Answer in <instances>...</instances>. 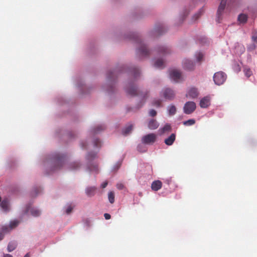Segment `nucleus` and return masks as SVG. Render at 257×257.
Listing matches in <instances>:
<instances>
[{
    "instance_id": "obj_46",
    "label": "nucleus",
    "mask_w": 257,
    "mask_h": 257,
    "mask_svg": "<svg viewBox=\"0 0 257 257\" xmlns=\"http://www.w3.org/2000/svg\"><path fill=\"white\" fill-rule=\"evenodd\" d=\"M9 230V228L6 226H5V227H3L2 228V230L3 232H7V231H8Z\"/></svg>"
},
{
    "instance_id": "obj_9",
    "label": "nucleus",
    "mask_w": 257,
    "mask_h": 257,
    "mask_svg": "<svg viewBox=\"0 0 257 257\" xmlns=\"http://www.w3.org/2000/svg\"><path fill=\"white\" fill-rule=\"evenodd\" d=\"M183 65L184 69L188 70H192L194 68V63L188 59H185L183 62Z\"/></svg>"
},
{
    "instance_id": "obj_8",
    "label": "nucleus",
    "mask_w": 257,
    "mask_h": 257,
    "mask_svg": "<svg viewBox=\"0 0 257 257\" xmlns=\"http://www.w3.org/2000/svg\"><path fill=\"white\" fill-rule=\"evenodd\" d=\"M55 163L57 164V168L60 169L64 163V157L59 154H57L54 156Z\"/></svg>"
},
{
    "instance_id": "obj_48",
    "label": "nucleus",
    "mask_w": 257,
    "mask_h": 257,
    "mask_svg": "<svg viewBox=\"0 0 257 257\" xmlns=\"http://www.w3.org/2000/svg\"><path fill=\"white\" fill-rule=\"evenodd\" d=\"M252 39L253 40V41H254V42L257 43V36H252Z\"/></svg>"
},
{
    "instance_id": "obj_52",
    "label": "nucleus",
    "mask_w": 257,
    "mask_h": 257,
    "mask_svg": "<svg viewBox=\"0 0 257 257\" xmlns=\"http://www.w3.org/2000/svg\"><path fill=\"white\" fill-rule=\"evenodd\" d=\"M24 257H30L29 254V253H27V254L24 256Z\"/></svg>"
},
{
    "instance_id": "obj_40",
    "label": "nucleus",
    "mask_w": 257,
    "mask_h": 257,
    "mask_svg": "<svg viewBox=\"0 0 257 257\" xmlns=\"http://www.w3.org/2000/svg\"><path fill=\"white\" fill-rule=\"evenodd\" d=\"M150 115L151 116H155L157 114V112L154 109H151L149 112Z\"/></svg>"
},
{
    "instance_id": "obj_7",
    "label": "nucleus",
    "mask_w": 257,
    "mask_h": 257,
    "mask_svg": "<svg viewBox=\"0 0 257 257\" xmlns=\"http://www.w3.org/2000/svg\"><path fill=\"white\" fill-rule=\"evenodd\" d=\"M198 95L199 92L198 89L194 87H192L189 88L186 93V96L191 98H197L198 96Z\"/></svg>"
},
{
    "instance_id": "obj_6",
    "label": "nucleus",
    "mask_w": 257,
    "mask_h": 257,
    "mask_svg": "<svg viewBox=\"0 0 257 257\" xmlns=\"http://www.w3.org/2000/svg\"><path fill=\"white\" fill-rule=\"evenodd\" d=\"M139 43L140 45L137 49V54L142 56H148L149 55V51L141 41Z\"/></svg>"
},
{
    "instance_id": "obj_36",
    "label": "nucleus",
    "mask_w": 257,
    "mask_h": 257,
    "mask_svg": "<svg viewBox=\"0 0 257 257\" xmlns=\"http://www.w3.org/2000/svg\"><path fill=\"white\" fill-rule=\"evenodd\" d=\"M19 223V221L17 220H15L11 222L10 224V229H12L17 226L18 225Z\"/></svg>"
},
{
    "instance_id": "obj_21",
    "label": "nucleus",
    "mask_w": 257,
    "mask_h": 257,
    "mask_svg": "<svg viewBox=\"0 0 257 257\" xmlns=\"http://www.w3.org/2000/svg\"><path fill=\"white\" fill-rule=\"evenodd\" d=\"M0 205L4 210L7 211L8 210L9 202L7 200H3L1 202Z\"/></svg>"
},
{
    "instance_id": "obj_35",
    "label": "nucleus",
    "mask_w": 257,
    "mask_h": 257,
    "mask_svg": "<svg viewBox=\"0 0 257 257\" xmlns=\"http://www.w3.org/2000/svg\"><path fill=\"white\" fill-rule=\"evenodd\" d=\"M203 58V55L202 53H198L196 54V59L198 62H201Z\"/></svg>"
},
{
    "instance_id": "obj_42",
    "label": "nucleus",
    "mask_w": 257,
    "mask_h": 257,
    "mask_svg": "<svg viewBox=\"0 0 257 257\" xmlns=\"http://www.w3.org/2000/svg\"><path fill=\"white\" fill-rule=\"evenodd\" d=\"M104 216L105 219L108 220L109 219L111 218V216L108 213H105L104 214Z\"/></svg>"
},
{
    "instance_id": "obj_1",
    "label": "nucleus",
    "mask_w": 257,
    "mask_h": 257,
    "mask_svg": "<svg viewBox=\"0 0 257 257\" xmlns=\"http://www.w3.org/2000/svg\"><path fill=\"white\" fill-rule=\"evenodd\" d=\"M175 95L174 91L170 88H165L161 92V96L166 100H172L175 98Z\"/></svg>"
},
{
    "instance_id": "obj_12",
    "label": "nucleus",
    "mask_w": 257,
    "mask_h": 257,
    "mask_svg": "<svg viewBox=\"0 0 257 257\" xmlns=\"http://www.w3.org/2000/svg\"><path fill=\"white\" fill-rule=\"evenodd\" d=\"M126 91L127 94L131 96H136L139 94L137 89L134 86L131 84L126 89Z\"/></svg>"
},
{
    "instance_id": "obj_13",
    "label": "nucleus",
    "mask_w": 257,
    "mask_h": 257,
    "mask_svg": "<svg viewBox=\"0 0 257 257\" xmlns=\"http://www.w3.org/2000/svg\"><path fill=\"white\" fill-rule=\"evenodd\" d=\"M162 187V183L160 180H156L152 182L151 188L153 191H157L160 190Z\"/></svg>"
},
{
    "instance_id": "obj_10",
    "label": "nucleus",
    "mask_w": 257,
    "mask_h": 257,
    "mask_svg": "<svg viewBox=\"0 0 257 257\" xmlns=\"http://www.w3.org/2000/svg\"><path fill=\"white\" fill-rule=\"evenodd\" d=\"M226 6V0H221L220 4L219 5V6L218 7V10H217V17H218V21L220 19V16L221 15L222 13L223 12ZM219 23V21H218Z\"/></svg>"
},
{
    "instance_id": "obj_38",
    "label": "nucleus",
    "mask_w": 257,
    "mask_h": 257,
    "mask_svg": "<svg viewBox=\"0 0 257 257\" xmlns=\"http://www.w3.org/2000/svg\"><path fill=\"white\" fill-rule=\"evenodd\" d=\"M138 150L141 152H146V148L142 145H139L138 146Z\"/></svg>"
},
{
    "instance_id": "obj_37",
    "label": "nucleus",
    "mask_w": 257,
    "mask_h": 257,
    "mask_svg": "<svg viewBox=\"0 0 257 257\" xmlns=\"http://www.w3.org/2000/svg\"><path fill=\"white\" fill-rule=\"evenodd\" d=\"M94 146L95 147H100L101 146V142L98 139H95L94 140Z\"/></svg>"
},
{
    "instance_id": "obj_19",
    "label": "nucleus",
    "mask_w": 257,
    "mask_h": 257,
    "mask_svg": "<svg viewBox=\"0 0 257 257\" xmlns=\"http://www.w3.org/2000/svg\"><path fill=\"white\" fill-rule=\"evenodd\" d=\"M28 211H30L31 214L35 217L39 216L41 214V211L38 209L36 208H28Z\"/></svg>"
},
{
    "instance_id": "obj_18",
    "label": "nucleus",
    "mask_w": 257,
    "mask_h": 257,
    "mask_svg": "<svg viewBox=\"0 0 257 257\" xmlns=\"http://www.w3.org/2000/svg\"><path fill=\"white\" fill-rule=\"evenodd\" d=\"M96 188L95 187H89L86 188V193L88 196L91 197L94 195Z\"/></svg>"
},
{
    "instance_id": "obj_50",
    "label": "nucleus",
    "mask_w": 257,
    "mask_h": 257,
    "mask_svg": "<svg viewBox=\"0 0 257 257\" xmlns=\"http://www.w3.org/2000/svg\"><path fill=\"white\" fill-rule=\"evenodd\" d=\"M4 257H13V256L10 254H5Z\"/></svg>"
},
{
    "instance_id": "obj_17",
    "label": "nucleus",
    "mask_w": 257,
    "mask_h": 257,
    "mask_svg": "<svg viewBox=\"0 0 257 257\" xmlns=\"http://www.w3.org/2000/svg\"><path fill=\"white\" fill-rule=\"evenodd\" d=\"M158 53L160 54H167L171 52V50L166 46H161L158 48Z\"/></svg>"
},
{
    "instance_id": "obj_45",
    "label": "nucleus",
    "mask_w": 257,
    "mask_h": 257,
    "mask_svg": "<svg viewBox=\"0 0 257 257\" xmlns=\"http://www.w3.org/2000/svg\"><path fill=\"white\" fill-rule=\"evenodd\" d=\"M107 184H108V182H107V181H105V182H103V183L101 184V187L102 188H105V187L107 186Z\"/></svg>"
},
{
    "instance_id": "obj_27",
    "label": "nucleus",
    "mask_w": 257,
    "mask_h": 257,
    "mask_svg": "<svg viewBox=\"0 0 257 257\" xmlns=\"http://www.w3.org/2000/svg\"><path fill=\"white\" fill-rule=\"evenodd\" d=\"M108 198L110 203L112 204L114 202V193L113 191H110L108 194Z\"/></svg>"
},
{
    "instance_id": "obj_43",
    "label": "nucleus",
    "mask_w": 257,
    "mask_h": 257,
    "mask_svg": "<svg viewBox=\"0 0 257 257\" xmlns=\"http://www.w3.org/2000/svg\"><path fill=\"white\" fill-rule=\"evenodd\" d=\"M86 146V143L85 142H82L81 143V147L82 149H85Z\"/></svg>"
},
{
    "instance_id": "obj_31",
    "label": "nucleus",
    "mask_w": 257,
    "mask_h": 257,
    "mask_svg": "<svg viewBox=\"0 0 257 257\" xmlns=\"http://www.w3.org/2000/svg\"><path fill=\"white\" fill-rule=\"evenodd\" d=\"M244 73L247 77H249L252 74V71L250 68L245 67L243 69Z\"/></svg>"
},
{
    "instance_id": "obj_22",
    "label": "nucleus",
    "mask_w": 257,
    "mask_h": 257,
    "mask_svg": "<svg viewBox=\"0 0 257 257\" xmlns=\"http://www.w3.org/2000/svg\"><path fill=\"white\" fill-rule=\"evenodd\" d=\"M17 247V243L15 242H9L8 245V250L9 252H11L14 250Z\"/></svg>"
},
{
    "instance_id": "obj_3",
    "label": "nucleus",
    "mask_w": 257,
    "mask_h": 257,
    "mask_svg": "<svg viewBox=\"0 0 257 257\" xmlns=\"http://www.w3.org/2000/svg\"><path fill=\"white\" fill-rule=\"evenodd\" d=\"M156 135L151 133L144 136L142 139V141L144 144L152 145L156 142Z\"/></svg>"
},
{
    "instance_id": "obj_33",
    "label": "nucleus",
    "mask_w": 257,
    "mask_h": 257,
    "mask_svg": "<svg viewBox=\"0 0 257 257\" xmlns=\"http://www.w3.org/2000/svg\"><path fill=\"white\" fill-rule=\"evenodd\" d=\"M104 128H105V127L104 125H98L96 127V128H95L93 130V132L94 133H98L100 131H102V130H104Z\"/></svg>"
},
{
    "instance_id": "obj_23",
    "label": "nucleus",
    "mask_w": 257,
    "mask_h": 257,
    "mask_svg": "<svg viewBox=\"0 0 257 257\" xmlns=\"http://www.w3.org/2000/svg\"><path fill=\"white\" fill-rule=\"evenodd\" d=\"M247 16L245 14H240L238 16V20L239 22L245 23L247 21Z\"/></svg>"
},
{
    "instance_id": "obj_32",
    "label": "nucleus",
    "mask_w": 257,
    "mask_h": 257,
    "mask_svg": "<svg viewBox=\"0 0 257 257\" xmlns=\"http://www.w3.org/2000/svg\"><path fill=\"white\" fill-rule=\"evenodd\" d=\"M131 72L135 78H137L138 75L140 74L139 70L137 68H133L131 70Z\"/></svg>"
},
{
    "instance_id": "obj_4",
    "label": "nucleus",
    "mask_w": 257,
    "mask_h": 257,
    "mask_svg": "<svg viewBox=\"0 0 257 257\" xmlns=\"http://www.w3.org/2000/svg\"><path fill=\"white\" fill-rule=\"evenodd\" d=\"M170 78L176 82H178L183 80L181 73L175 69L172 70L170 71Z\"/></svg>"
},
{
    "instance_id": "obj_15",
    "label": "nucleus",
    "mask_w": 257,
    "mask_h": 257,
    "mask_svg": "<svg viewBox=\"0 0 257 257\" xmlns=\"http://www.w3.org/2000/svg\"><path fill=\"white\" fill-rule=\"evenodd\" d=\"M156 68L159 69H163L165 67V62L162 59H158L156 60L154 64Z\"/></svg>"
},
{
    "instance_id": "obj_26",
    "label": "nucleus",
    "mask_w": 257,
    "mask_h": 257,
    "mask_svg": "<svg viewBox=\"0 0 257 257\" xmlns=\"http://www.w3.org/2000/svg\"><path fill=\"white\" fill-rule=\"evenodd\" d=\"M80 166V163L78 162H74L70 164L69 167L70 170H76Z\"/></svg>"
},
{
    "instance_id": "obj_54",
    "label": "nucleus",
    "mask_w": 257,
    "mask_h": 257,
    "mask_svg": "<svg viewBox=\"0 0 257 257\" xmlns=\"http://www.w3.org/2000/svg\"><path fill=\"white\" fill-rule=\"evenodd\" d=\"M120 166V164H118V166H117V169L119 167V166Z\"/></svg>"
},
{
    "instance_id": "obj_28",
    "label": "nucleus",
    "mask_w": 257,
    "mask_h": 257,
    "mask_svg": "<svg viewBox=\"0 0 257 257\" xmlns=\"http://www.w3.org/2000/svg\"><path fill=\"white\" fill-rule=\"evenodd\" d=\"M195 123V120L194 119H190L188 120L184 121L183 122V124L185 126H190L194 124Z\"/></svg>"
},
{
    "instance_id": "obj_14",
    "label": "nucleus",
    "mask_w": 257,
    "mask_h": 257,
    "mask_svg": "<svg viewBox=\"0 0 257 257\" xmlns=\"http://www.w3.org/2000/svg\"><path fill=\"white\" fill-rule=\"evenodd\" d=\"M176 139V135L175 134H172L168 138L165 140V143L168 146L172 145Z\"/></svg>"
},
{
    "instance_id": "obj_16",
    "label": "nucleus",
    "mask_w": 257,
    "mask_h": 257,
    "mask_svg": "<svg viewBox=\"0 0 257 257\" xmlns=\"http://www.w3.org/2000/svg\"><path fill=\"white\" fill-rule=\"evenodd\" d=\"M159 126V123L155 119H151L148 123V127L150 130H155Z\"/></svg>"
},
{
    "instance_id": "obj_34",
    "label": "nucleus",
    "mask_w": 257,
    "mask_h": 257,
    "mask_svg": "<svg viewBox=\"0 0 257 257\" xmlns=\"http://www.w3.org/2000/svg\"><path fill=\"white\" fill-rule=\"evenodd\" d=\"M162 100L161 99H156L153 101V105L157 107H160L161 105Z\"/></svg>"
},
{
    "instance_id": "obj_39",
    "label": "nucleus",
    "mask_w": 257,
    "mask_h": 257,
    "mask_svg": "<svg viewBox=\"0 0 257 257\" xmlns=\"http://www.w3.org/2000/svg\"><path fill=\"white\" fill-rule=\"evenodd\" d=\"M72 209H73V207L71 206V205H69L67 207L66 210V213L67 214H70L72 211Z\"/></svg>"
},
{
    "instance_id": "obj_53",
    "label": "nucleus",
    "mask_w": 257,
    "mask_h": 257,
    "mask_svg": "<svg viewBox=\"0 0 257 257\" xmlns=\"http://www.w3.org/2000/svg\"><path fill=\"white\" fill-rule=\"evenodd\" d=\"M200 15H201L200 14H196V15H197V18H196V19L198 18L199 17V16H200Z\"/></svg>"
},
{
    "instance_id": "obj_41",
    "label": "nucleus",
    "mask_w": 257,
    "mask_h": 257,
    "mask_svg": "<svg viewBox=\"0 0 257 257\" xmlns=\"http://www.w3.org/2000/svg\"><path fill=\"white\" fill-rule=\"evenodd\" d=\"M116 187L117 189L121 190L124 187L122 183H118L116 185Z\"/></svg>"
},
{
    "instance_id": "obj_29",
    "label": "nucleus",
    "mask_w": 257,
    "mask_h": 257,
    "mask_svg": "<svg viewBox=\"0 0 257 257\" xmlns=\"http://www.w3.org/2000/svg\"><path fill=\"white\" fill-rule=\"evenodd\" d=\"M96 157V154L95 153H90L86 156V159L89 162Z\"/></svg>"
},
{
    "instance_id": "obj_24",
    "label": "nucleus",
    "mask_w": 257,
    "mask_h": 257,
    "mask_svg": "<svg viewBox=\"0 0 257 257\" xmlns=\"http://www.w3.org/2000/svg\"><path fill=\"white\" fill-rule=\"evenodd\" d=\"M133 126L131 124L124 128L122 131V134L124 135H127L129 134L133 130Z\"/></svg>"
},
{
    "instance_id": "obj_51",
    "label": "nucleus",
    "mask_w": 257,
    "mask_h": 257,
    "mask_svg": "<svg viewBox=\"0 0 257 257\" xmlns=\"http://www.w3.org/2000/svg\"><path fill=\"white\" fill-rule=\"evenodd\" d=\"M3 238H4V234L0 232V240L3 239Z\"/></svg>"
},
{
    "instance_id": "obj_49",
    "label": "nucleus",
    "mask_w": 257,
    "mask_h": 257,
    "mask_svg": "<svg viewBox=\"0 0 257 257\" xmlns=\"http://www.w3.org/2000/svg\"><path fill=\"white\" fill-rule=\"evenodd\" d=\"M112 72H109V73L108 74V76L107 77H108V79H110L111 78V77H112V76H111L112 75Z\"/></svg>"
},
{
    "instance_id": "obj_47",
    "label": "nucleus",
    "mask_w": 257,
    "mask_h": 257,
    "mask_svg": "<svg viewBox=\"0 0 257 257\" xmlns=\"http://www.w3.org/2000/svg\"><path fill=\"white\" fill-rule=\"evenodd\" d=\"M207 42V39L205 38H202L201 39V43L202 44L205 43Z\"/></svg>"
},
{
    "instance_id": "obj_2",
    "label": "nucleus",
    "mask_w": 257,
    "mask_h": 257,
    "mask_svg": "<svg viewBox=\"0 0 257 257\" xmlns=\"http://www.w3.org/2000/svg\"><path fill=\"white\" fill-rule=\"evenodd\" d=\"M226 78V75L222 71H219L215 73L213 76L214 83L218 85L222 84L225 81Z\"/></svg>"
},
{
    "instance_id": "obj_44",
    "label": "nucleus",
    "mask_w": 257,
    "mask_h": 257,
    "mask_svg": "<svg viewBox=\"0 0 257 257\" xmlns=\"http://www.w3.org/2000/svg\"><path fill=\"white\" fill-rule=\"evenodd\" d=\"M255 48V45L254 44H252L251 46L248 47V49L250 51L254 50Z\"/></svg>"
},
{
    "instance_id": "obj_30",
    "label": "nucleus",
    "mask_w": 257,
    "mask_h": 257,
    "mask_svg": "<svg viewBox=\"0 0 257 257\" xmlns=\"http://www.w3.org/2000/svg\"><path fill=\"white\" fill-rule=\"evenodd\" d=\"M88 170L90 172H95L96 173L98 172V166L96 164L93 165L92 166H89Z\"/></svg>"
},
{
    "instance_id": "obj_5",
    "label": "nucleus",
    "mask_w": 257,
    "mask_h": 257,
    "mask_svg": "<svg viewBox=\"0 0 257 257\" xmlns=\"http://www.w3.org/2000/svg\"><path fill=\"white\" fill-rule=\"evenodd\" d=\"M196 108V104L193 101L187 102L184 106V112L186 114L192 113Z\"/></svg>"
},
{
    "instance_id": "obj_11",
    "label": "nucleus",
    "mask_w": 257,
    "mask_h": 257,
    "mask_svg": "<svg viewBox=\"0 0 257 257\" xmlns=\"http://www.w3.org/2000/svg\"><path fill=\"white\" fill-rule=\"evenodd\" d=\"M210 104V99L209 96H205L201 99L200 106L201 108H206Z\"/></svg>"
},
{
    "instance_id": "obj_25",
    "label": "nucleus",
    "mask_w": 257,
    "mask_h": 257,
    "mask_svg": "<svg viewBox=\"0 0 257 257\" xmlns=\"http://www.w3.org/2000/svg\"><path fill=\"white\" fill-rule=\"evenodd\" d=\"M168 111L170 115H174L176 112V108L175 105H171L168 106Z\"/></svg>"
},
{
    "instance_id": "obj_20",
    "label": "nucleus",
    "mask_w": 257,
    "mask_h": 257,
    "mask_svg": "<svg viewBox=\"0 0 257 257\" xmlns=\"http://www.w3.org/2000/svg\"><path fill=\"white\" fill-rule=\"evenodd\" d=\"M171 130V126L170 124H166L164 126L159 130L160 135H163L167 132H169Z\"/></svg>"
}]
</instances>
